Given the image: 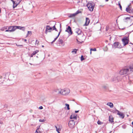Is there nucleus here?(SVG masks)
<instances>
[{
    "instance_id": "15",
    "label": "nucleus",
    "mask_w": 133,
    "mask_h": 133,
    "mask_svg": "<svg viewBox=\"0 0 133 133\" xmlns=\"http://www.w3.org/2000/svg\"><path fill=\"white\" fill-rule=\"evenodd\" d=\"M107 105L109 106L110 108H112L114 107L113 103L111 102H108L107 103Z\"/></svg>"
},
{
    "instance_id": "7",
    "label": "nucleus",
    "mask_w": 133,
    "mask_h": 133,
    "mask_svg": "<svg viewBox=\"0 0 133 133\" xmlns=\"http://www.w3.org/2000/svg\"><path fill=\"white\" fill-rule=\"evenodd\" d=\"M115 111H117V114L119 115L120 117L122 118H123L125 116L124 114L121 112L119 111L118 110L116 109Z\"/></svg>"
},
{
    "instance_id": "37",
    "label": "nucleus",
    "mask_w": 133,
    "mask_h": 133,
    "mask_svg": "<svg viewBox=\"0 0 133 133\" xmlns=\"http://www.w3.org/2000/svg\"><path fill=\"white\" fill-rule=\"evenodd\" d=\"M6 32H11V30H9L8 29V30H6L5 31Z\"/></svg>"
},
{
    "instance_id": "23",
    "label": "nucleus",
    "mask_w": 133,
    "mask_h": 133,
    "mask_svg": "<svg viewBox=\"0 0 133 133\" xmlns=\"http://www.w3.org/2000/svg\"><path fill=\"white\" fill-rule=\"evenodd\" d=\"M65 105L66 107L67 108V110H69L70 109L69 107V104L66 103L65 104Z\"/></svg>"
},
{
    "instance_id": "44",
    "label": "nucleus",
    "mask_w": 133,
    "mask_h": 133,
    "mask_svg": "<svg viewBox=\"0 0 133 133\" xmlns=\"http://www.w3.org/2000/svg\"><path fill=\"white\" fill-rule=\"evenodd\" d=\"M60 32H59V33H58V35L57 36V38L59 36V35L60 34Z\"/></svg>"
},
{
    "instance_id": "41",
    "label": "nucleus",
    "mask_w": 133,
    "mask_h": 133,
    "mask_svg": "<svg viewBox=\"0 0 133 133\" xmlns=\"http://www.w3.org/2000/svg\"><path fill=\"white\" fill-rule=\"evenodd\" d=\"M39 108L40 109H43V107L42 106H40Z\"/></svg>"
},
{
    "instance_id": "36",
    "label": "nucleus",
    "mask_w": 133,
    "mask_h": 133,
    "mask_svg": "<svg viewBox=\"0 0 133 133\" xmlns=\"http://www.w3.org/2000/svg\"><path fill=\"white\" fill-rule=\"evenodd\" d=\"M57 37H56L55 39L53 41H52L51 43H53V42H54L56 39H57Z\"/></svg>"
},
{
    "instance_id": "48",
    "label": "nucleus",
    "mask_w": 133,
    "mask_h": 133,
    "mask_svg": "<svg viewBox=\"0 0 133 133\" xmlns=\"http://www.w3.org/2000/svg\"><path fill=\"white\" fill-rule=\"evenodd\" d=\"M37 130H38V129H37L36 130V132H37V133H38V131H37Z\"/></svg>"
},
{
    "instance_id": "53",
    "label": "nucleus",
    "mask_w": 133,
    "mask_h": 133,
    "mask_svg": "<svg viewBox=\"0 0 133 133\" xmlns=\"http://www.w3.org/2000/svg\"><path fill=\"white\" fill-rule=\"evenodd\" d=\"M24 41H25L26 42L27 41V40L26 39H25Z\"/></svg>"
},
{
    "instance_id": "27",
    "label": "nucleus",
    "mask_w": 133,
    "mask_h": 133,
    "mask_svg": "<svg viewBox=\"0 0 133 133\" xmlns=\"http://www.w3.org/2000/svg\"><path fill=\"white\" fill-rule=\"evenodd\" d=\"M118 5L119 6L120 8V9L122 10V6L120 2H118Z\"/></svg>"
},
{
    "instance_id": "62",
    "label": "nucleus",
    "mask_w": 133,
    "mask_h": 133,
    "mask_svg": "<svg viewBox=\"0 0 133 133\" xmlns=\"http://www.w3.org/2000/svg\"><path fill=\"white\" fill-rule=\"evenodd\" d=\"M132 133H133V131H132Z\"/></svg>"
},
{
    "instance_id": "11",
    "label": "nucleus",
    "mask_w": 133,
    "mask_h": 133,
    "mask_svg": "<svg viewBox=\"0 0 133 133\" xmlns=\"http://www.w3.org/2000/svg\"><path fill=\"white\" fill-rule=\"evenodd\" d=\"M75 32L78 35H81L82 33V31L79 28H77L75 30Z\"/></svg>"
},
{
    "instance_id": "6",
    "label": "nucleus",
    "mask_w": 133,
    "mask_h": 133,
    "mask_svg": "<svg viewBox=\"0 0 133 133\" xmlns=\"http://www.w3.org/2000/svg\"><path fill=\"white\" fill-rule=\"evenodd\" d=\"M120 79V77L117 76H115L114 77H112V80L115 82H118Z\"/></svg>"
},
{
    "instance_id": "55",
    "label": "nucleus",
    "mask_w": 133,
    "mask_h": 133,
    "mask_svg": "<svg viewBox=\"0 0 133 133\" xmlns=\"http://www.w3.org/2000/svg\"><path fill=\"white\" fill-rule=\"evenodd\" d=\"M108 1H109V0H105V1L106 2H108Z\"/></svg>"
},
{
    "instance_id": "14",
    "label": "nucleus",
    "mask_w": 133,
    "mask_h": 133,
    "mask_svg": "<svg viewBox=\"0 0 133 133\" xmlns=\"http://www.w3.org/2000/svg\"><path fill=\"white\" fill-rule=\"evenodd\" d=\"M126 10L127 12L130 13L132 12V11L131 10L130 8L128 7L126 8Z\"/></svg>"
},
{
    "instance_id": "9",
    "label": "nucleus",
    "mask_w": 133,
    "mask_h": 133,
    "mask_svg": "<svg viewBox=\"0 0 133 133\" xmlns=\"http://www.w3.org/2000/svg\"><path fill=\"white\" fill-rule=\"evenodd\" d=\"M122 41L123 44L124 46L127 44L128 43V41L127 38L122 39Z\"/></svg>"
},
{
    "instance_id": "43",
    "label": "nucleus",
    "mask_w": 133,
    "mask_h": 133,
    "mask_svg": "<svg viewBox=\"0 0 133 133\" xmlns=\"http://www.w3.org/2000/svg\"><path fill=\"white\" fill-rule=\"evenodd\" d=\"M13 3V5H15V2L14 1L13 2H12Z\"/></svg>"
},
{
    "instance_id": "18",
    "label": "nucleus",
    "mask_w": 133,
    "mask_h": 133,
    "mask_svg": "<svg viewBox=\"0 0 133 133\" xmlns=\"http://www.w3.org/2000/svg\"><path fill=\"white\" fill-rule=\"evenodd\" d=\"M12 29H11V32L15 31L16 29H17V26H12Z\"/></svg>"
},
{
    "instance_id": "34",
    "label": "nucleus",
    "mask_w": 133,
    "mask_h": 133,
    "mask_svg": "<svg viewBox=\"0 0 133 133\" xmlns=\"http://www.w3.org/2000/svg\"><path fill=\"white\" fill-rule=\"evenodd\" d=\"M129 69H130V70L131 71H133V68L132 67H131L129 68Z\"/></svg>"
},
{
    "instance_id": "54",
    "label": "nucleus",
    "mask_w": 133,
    "mask_h": 133,
    "mask_svg": "<svg viewBox=\"0 0 133 133\" xmlns=\"http://www.w3.org/2000/svg\"><path fill=\"white\" fill-rule=\"evenodd\" d=\"M2 76H0V78H2Z\"/></svg>"
},
{
    "instance_id": "42",
    "label": "nucleus",
    "mask_w": 133,
    "mask_h": 133,
    "mask_svg": "<svg viewBox=\"0 0 133 133\" xmlns=\"http://www.w3.org/2000/svg\"><path fill=\"white\" fill-rule=\"evenodd\" d=\"M130 19V18L128 17H127L125 18V20H127V19Z\"/></svg>"
},
{
    "instance_id": "49",
    "label": "nucleus",
    "mask_w": 133,
    "mask_h": 133,
    "mask_svg": "<svg viewBox=\"0 0 133 133\" xmlns=\"http://www.w3.org/2000/svg\"><path fill=\"white\" fill-rule=\"evenodd\" d=\"M48 32H51V31L50 30H49V31H48Z\"/></svg>"
},
{
    "instance_id": "10",
    "label": "nucleus",
    "mask_w": 133,
    "mask_h": 133,
    "mask_svg": "<svg viewBox=\"0 0 133 133\" xmlns=\"http://www.w3.org/2000/svg\"><path fill=\"white\" fill-rule=\"evenodd\" d=\"M52 29V28L51 27H50V26L49 25H46V29L45 30V33L47 34V33L48 32V31L49 30H51Z\"/></svg>"
},
{
    "instance_id": "1",
    "label": "nucleus",
    "mask_w": 133,
    "mask_h": 133,
    "mask_svg": "<svg viewBox=\"0 0 133 133\" xmlns=\"http://www.w3.org/2000/svg\"><path fill=\"white\" fill-rule=\"evenodd\" d=\"M58 91L59 93L64 95H68L70 92V90L68 88L59 89Z\"/></svg>"
},
{
    "instance_id": "8",
    "label": "nucleus",
    "mask_w": 133,
    "mask_h": 133,
    "mask_svg": "<svg viewBox=\"0 0 133 133\" xmlns=\"http://www.w3.org/2000/svg\"><path fill=\"white\" fill-rule=\"evenodd\" d=\"M65 31L69 33L71 35L72 34V31L71 28L70 26H68V28H66Z\"/></svg>"
},
{
    "instance_id": "3",
    "label": "nucleus",
    "mask_w": 133,
    "mask_h": 133,
    "mask_svg": "<svg viewBox=\"0 0 133 133\" xmlns=\"http://www.w3.org/2000/svg\"><path fill=\"white\" fill-rule=\"evenodd\" d=\"M94 4L93 3L88 2L87 6L89 10L90 11H92L94 8Z\"/></svg>"
},
{
    "instance_id": "38",
    "label": "nucleus",
    "mask_w": 133,
    "mask_h": 133,
    "mask_svg": "<svg viewBox=\"0 0 133 133\" xmlns=\"http://www.w3.org/2000/svg\"><path fill=\"white\" fill-rule=\"evenodd\" d=\"M12 26H10L9 27L8 29L9 30H11V29H12Z\"/></svg>"
},
{
    "instance_id": "50",
    "label": "nucleus",
    "mask_w": 133,
    "mask_h": 133,
    "mask_svg": "<svg viewBox=\"0 0 133 133\" xmlns=\"http://www.w3.org/2000/svg\"><path fill=\"white\" fill-rule=\"evenodd\" d=\"M132 126H133V121H132Z\"/></svg>"
},
{
    "instance_id": "45",
    "label": "nucleus",
    "mask_w": 133,
    "mask_h": 133,
    "mask_svg": "<svg viewBox=\"0 0 133 133\" xmlns=\"http://www.w3.org/2000/svg\"><path fill=\"white\" fill-rule=\"evenodd\" d=\"M79 110H78V111H75V112L76 113H78V112H79Z\"/></svg>"
},
{
    "instance_id": "59",
    "label": "nucleus",
    "mask_w": 133,
    "mask_h": 133,
    "mask_svg": "<svg viewBox=\"0 0 133 133\" xmlns=\"http://www.w3.org/2000/svg\"><path fill=\"white\" fill-rule=\"evenodd\" d=\"M20 46H22V47L23 46V45H21Z\"/></svg>"
},
{
    "instance_id": "13",
    "label": "nucleus",
    "mask_w": 133,
    "mask_h": 133,
    "mask_svg": "<svg viewBox=\"0 0 133 133\" xmlns=\"http://www.w3.org/2000/svg\"><path fill=\"white\" fill-rule=\"evenodd\" d=\"M70 118L71 119H77V115L76 114H72L70 116Z\"/></svg>"
},
{
    "instance_id": "60",
    "label": "nucleus",
    "mask_w": 133,
    "mask_h": 133,
    "mask_svg": "<svg viewBox=\"0 0 133 133\" xmlns=\"http://www.w3.org/2000/svg\"><path fill=\"white\" fill-rule=\"evenodd\" d=\"M127 116L128 117V115H127Z\"/></svg>"
},
{
    "instance_id": "12",
    "label": "nucleus",
    "mask_w": 133,
    "mask_h": 133,
    "mask_svg": "<svg viewBox=\"0 0 133 133\" xmlns=\"http://www.w3.org/2000/svg\"><path fill=\"white\" fill-rule=\"evenodd\" d=\"M90 22V20L89 18L88 17L86 18V22L84 24V26H87L88 25Z\"/></svg>"
},
{
    "instance_id": "31",
    "label": "nucleus",
    "mask_w": 133,
    "mask_h": 133,
    "mask_svg": "<svg viewBox=\"0 0 133 133\" xmlns=\"http://www.w3.org/2000/svg\"><path fill=\"white\" fill-rule=\"evenodd\" d=\"M25 28L23 26L21 30L23 31H24L25 30Z\"/></svg>"
},
{
    "instance_id": "47",
    "label": "nucleus",
    "mask_w": 133,
    "mask_h": 133,
    "mask_svg": "<svg viewBox=\"0 0 133 133\" xmlns=\"http://www.w3.org/2000/svg\"><path fill=\"white\" fill-rule=\"evenodd\" d=\"M29 64H30V65H34V64H31V63H29Z\"/></svg>"
},
{
    "instance_id": "61",
    "label": "nucleus",
    "mask_w": 133,
    "mask_h": 133,
    "mask_svg": "<svg viewBox=\"0 0 133 133\" xmlns=\"http://www.w3.org/2000/svg\"><path fill=\"white\" fill-rule=\"evenodd\" d=\"M132 3L133 4V1H132Z\"/></svg>"
},
{
    "instance_id": "24",
    "label": "nucleus",
    "mask_w": 133,
    "mask_h": 133,
    "mask_svg": "<svg viewBox=\"0 0 133 133\" xmlns=\"http://www.w3.org/2000/svg\"><path fill=\"white\" fill-rule=\"evenodd\" d=\"M32 34V32L31 31H28L26 37H27L29 34H30V35H31Z\"/></svg>"
},
{
    "instance_id": "19",
    "label": "nucleus",
    "mask_w": 133,
    "mask_h": 133,
    "mask_svg": "<svg viewBox=\"0 0 133 133\" xmlns=\"http://www.w3.org/2000/svg\"><path fill=\"white\" fill-rule=\"evenodd\" d=\"M77 50L76 49H73L71 51V52L73 54H77Z\"/></svg>"
},
{
    "instance_id": "51",
    "label": "nucleus",
    "mask_w": 133,
    "mask_h": 133,
    "mask_svg": "<svg viewBox=\"0 0 133 133\" xmlns=\"http://www.w3.org/2000/svg\"><path fill=\"white\" fill-rule=\"evenodd\" d=\"M103 87L105 88H106V86H104Z\"/></svg>"
},
{
    "instance_id": "30",
    "label": "nucleus",
    "mask_w": 133,
    "mask_h": 133,
    "mask_svg": "<svg viewBox=\"0 0 133 133\" xmlns=\"http://www.w3.org/2000/svg\"><path fill=\"white\" fill-rule=\"evenodd\" d=\"M90 50L91 51H95L96 50V48H94V49H92V48H91Z\"/></svg>"
},
{
    "instance_id": "21",
    "label": "nucleus",
    "mask_w": 133,
    "mask_h": 133,
    "mask_svg": "<svg viewBox=\"0 0 133 133\" xmlns=\"http://www.w3.org/2000/svg\"><path fill=\"white\" fill-rule=\"evenodd\" d=\"M55 127L56 129V130L57 132L60 130H61V129H60L59 128V126L58 125L56 126H55Z\"/></svg>"
},
{
    "instance_id": "52",
    "label": "nucleus",
    "mask_w": 133,
    "mask_h": 133,
    "mask_svg": "<svg viewBox=\"0 0 133 133\" xmlns=\"http://www.w3.org/2000/svg\"><path fill=\"white\" fill-rule=\"evenodd\" d=\"M90 54H91V52H92L90 50Z\"/></svg>"
},
{
    "instance_id": "39",
    "label": "nucleus",
    "mask_w": 133,
    "mask_h": 133,
    "mask_svg": "<svg viewBox=\"0 0 133 133\" xmlns=\"http://www.w3.org/2000/svg\"><path fill=\"white\" fill-rule=\"evenodd\" d=\"M60 31L59 32H61V24H60Z\"/></svg>"
},
{
    "instance_id": "29",
    "label": "nucleus",
    "mask_w": 133,
    "mask_h": 133,
    "mask_svg": "<svg viewBox=\"0 0 133 133\" xmlns=\"http://www.w3.org/2000/svg\"><path fill=\"white\" fill-rule=\"evenodd\" d=\"M85 59L83 57V55H82L81 58V61H82L84 60Z\"/></svg>"
},
{
    "instance_id": "22",
    "label": "nucleus",
    "mask_w": 133,
    "mask_h": 133,
    "mask_svg": "<svg viewBox=\"0 0 133 133\" xmlns=\"http://www.w3.org/2000/svg\"><path fill=\"white\" fill-rule=\"evenodd\" d=\"M22 0H20L19 2L18 3H15V5H13V8H15L21 2V1H22Z\"/></svg>"
},
{
    "instance_id": "5",
    "label": "nucleus",
    "mask_w": 133,
    "mask_h": 133,
    "mask_svg": "<svg viewBox=\"0 0 133 133\" xmlns=\"http://www.w3.org/2000/svg\"><path fill=\"white\" fill-rule=\"evenodd\" d=\"M113 47L115 48H121L122 47L120 44L118 42H116L114 43Z\"/></svg>"
},
{
    "instance_id": "2",
    "label": "nucleus",
    "mask_w": 133,
    "mask_h": 133,
    "mask_svg": "<svg viewBox=\"0 0 133 133\" xmlns=\"http://www.w3.org/2000/svg\"><path fill=\"white\" fill-rule=\"evenodd\" d=\"M129 69H122L119 72L121 75H127L129 74Z\"/></svg>"
},
{
    "instance_id": "56",
    "label": "nucleus",
    "mask_w": 133,
    "mask_h": 133,
    "mask_svg": "<svg viewBox=\"0 0 133 133\" xmlns=\"http://www.w3.org/2000/svg\"><path fill=\"white\" fill-rule=\"evenodd\" d=\"M11 1L12 2H13V1H14V0H11Z\"/></svg>"
},
{
    "instance_id": "58",
    "label": "nucleus",
    "mask_w": 133,
    "mask_h": 133,
    "mask_svg": "<svg viewBox=\"0 0 133 133\" xmlns=\"http://www.w3.org/2000/svg\"><path fill=\"white\" fill-rule=\"evenodd\" d=\"M58 133H60V132H59V131H58Z\"/></svg>"
},
{
    "instance_id": "4",
    "label": "nucleus",
    "mask_w": 133,
    "mask_h": 133,
    "mask_svg": "<svg viewBox=\"0 0 133 133\" xmlns=\"http://www.w3.org/2000/svg\"><path fill=\"white\" fill-rule=\"evenodd\" d=\"M75 122L74 120H71L69 122L68 124L69 127L72 128L74 127Z\"/></svg>"
},
{
    "instance_id": "16",
    "label": "nucleus",
    "mask_w": 133,
    "mask_h": 133,
    "mask_svg": "<svg viewBox=\"0 0 133 133\" xmlns=\"http://www.w3.org/2000/svg\"><path fill=\"white\" fill-rule=\"evenodd\" d=\"M38 52V51L37 50H36L35 51H34L33 53L31 54L30 57H33L34 55L36 54Z\"/></svg>"
},
{
    "instance_id": "32",
    "label": "nucleus",
    "mask_w": 133,
    "mask_h": 133,
    "mask_svg": "<svg viewBox=\"0 0 133 133\" xmlns=\"http://www.w3.org/2000/svg\"><path fill=\"white\" fill-rule=\"evenodd\" d=\"M39 121L40 122H45V120L44 119H40L39 120Z\"/></svg>"
},
{
    "instance_id": "57",
    "label": "nucleus",
    "mask_w": 133,
    "mask_h": 133,
    "mask_svg": "<svg viewBox=\"0 0 133 133\" xmlns=\"http://www.w3.org/2000/svg\"><path fill=\"white\" fill-rule=\"evenodd\" d=\"M42 47H44V46L43 45H42Z\"/></svg>"
},
{
    "instance_id": "46",
    "label": "nucleus",
    "mask_w": 133,
    "mask_h": 133,
    "mask_svg": "<svg viewBox=\"0 0 133 133\" xmlns=\"http://www.w3.org/2000/svg\"><path fill=\"white\" fill-rule=\"evenodd\" d=\"M32 110H30V112H31V113L32 112Z\"/></svg>"
},
{
    "instance_id": "33",
    "label": "nucleus",
    "mask_w": 133,
    "mask_h": 133,
    "mask_svg": "<svg viewBox=\"0 0 133 133\" xmlns=\"http://www.w3.org/2000/svg\"><path fill=\"white\" fill-rule=\"evenodd\" d=\"M81 11H79V10H78L76 12L75 14H76V15H77V14L81 13Z\"/></svg>"
},
{
    "instance_id": "63",
    "label": "nucleus",
    "mask_w": 133,
    "mask_h": 133,
    "mask_svg": "<svg viewBox=\"0 0 133 133\" xmlns=\"http://www.w3.org/2000/svg\"><path fill=\"white\" fill-rule=\"evenodd\" d=\"M132 130H133V131H133V129Z\"/></svg>"
},
{
    "instance_id": "17",
    "label": "nucleus",
    "mask_w": 133,
    "mask_h": 133,
    "mask_svg": "<svg viewBox=\"0 0 133 133\" xmlns=\"http://www.w3.org/2000/svg\"><path fill=\"white\" fill-rule=\"evenodd\" d=\"M109 121L110 122H111V123L114 122L113 118L112 116H109Z\"/></svg>"
},
{
    "instance_id": "26",
    "label": "nucleus",
    "mask_w": 133,
    "mask_h": 133,
    "mask_svg": "<svg viewBox=\"0 0 133 133\" xmlns=\"http://www.w3.org/2000/svg\"><path fill=\"white\" fill-rule=\"evenodd\" d=\"M52 28H52V30H55L56 31H57V29L55 27V25L53 26Z\"/></svg>"
},
{
    "instance_id": "20",
    "label": "nucleus",
    "mask_w": 133,
    "mask_h": 133,
    "mask_svg": "<svg viewBox=\"0 0 133 133\" xmlns=\"http://www.w3.org/2000/svg\"><path fill=\"white\" fill-rule=\"evenodd\" d=\"M58 42L59 44H60L61 45H62L63 46H64V44H63V41L62 39H59L58 40Z\"/></svg>"
},
{
    "instance_id": "25",
    "label": "nucleus",
    "mask_w": 133,
    "mask_h": 133,
    "mask_svg": "<svg viewBox=\"0 0 133 133\" xmlns=\"http://www.w3.org/2000/svg\"><path fill=\"white\" fill-rule=\"evenodd\" d=\"M76 14H75V13L73 14H71L70 16H69V17H73L75 16H76Z\"/></svg>"
},
{
    "instance_id": "40",
    "label": "nucleus",
    "mask_w": 133,
    "mask_h": 133,
    "mask_svg": "<svg viewBox=\"0 0 133 133\" xmlns=\"http://www.w3.org/2000/svg\"><path fill=\"white\" fill-rule=\"evenodd\" d=\"M39 43V41L36 40V44H37Z\"/></svg>"
},
{
    "instance_id": "28",
    "label": "nucleus",
    "mask_w": 133,
    "mask_h": 133,
    "mask_svg": "<svg viewBox=\"0 0 133 133\" xmlns=\"http://www.w3.org/2000/svg\"><path fill=\"white\" fill-rule=\"evenodd\" d=\"M97 123L99 125L102 124L103 123L102 122H101L99 121H98Z\"/></svg>"
},
{
    "instance_id": "35",
    "label": "nucleus",
    "mask_w": 133,
    "mask_h": 133,
    "mask_svg": "<svg viewBox=\"0 0 133 133\" xmlns=\"http://www.w3.org/2000/svg\"><path fill=\"white\" fill-rule=\"evenodd\" d=\"M22 27V26H17V29L21 30Z\"/></svg>"
}]
</instances>
